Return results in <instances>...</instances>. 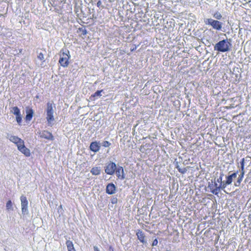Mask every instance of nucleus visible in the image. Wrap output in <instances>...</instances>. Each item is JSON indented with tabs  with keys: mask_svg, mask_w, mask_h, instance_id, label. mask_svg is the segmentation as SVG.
<instances>
[{
	"mask_svg": "<svg viewBox=\"0 0 251 251\" xmlns=\"http://www.w3.org/2000/svg\"><path fill=\"white\" fill-rule=\"evenodd\" d=\"M237 174L238 171L226 176V180L229 183V184H231L233 179L237 177Z\"/></svg>",
	"mask_w": 251,
	"mask_h": 251,
	"instance_id": "14",
	"label": "nucleus"
},
{
	"mask_svg": "<svg viewBox=\"0 0 251 251\" xmlns=\"http://www.w3.org/2000/svg\"><path fill=\"white\" fill-rule=\"evenodd\" d=\"M71 57L69 51L67 50V52H62V54H60V57L59 60V63L60 65L64 67H67L69 64V60Z\"/></svg>",
	"mask_w": 251,
	"mask_h": 251,
	"instance_id": "4",
	"label": "nucleus"
},
{
	"mask_svg": "<svg viewBox=\"0 0 251 251\" xmlns=\"http://www.w3.org/2000/svg\"><path fill=\"white\" fill-rule=\"evenodd\" d=\"M246 161H247V159L243 158L240 162L241 171H244V164Z\"/></svg>",
	"mask_w": 251,
	"mask_h": 251,
	"instance_id": "27",
	"label": "nucleus"
},
{
	"mask_svg": "<svg viewBox=\"0 0 251 251\" xmlns=\"http://www.w3.org/2000/svg\"><path fill=\"white\" fill-rule=\"evenodd\" d=\"M16 145H17V148H18V150L19 149H20V148L21 147H22L23 146H25V144H24V140H23L22 139H21V140H20L19 141H18L16 144Z\"/></svg>",
	"mask_w": 251,
	"mask_h": 251,
	"instance_id": "25",
	"label": "nucleus"
},
{
	"mask_svg": "<svg viewBox=\"0 0 251 251\" xmlns=\"http://www.w3.org/2000/svg\"><path fill=\"white\" fill-rule=\"evenodd\" d=\"M11 112L16 116L21 114L20 110L17 106L13 107Z\"/></svg>",
	"mask_w": 251,
	"mask_h": 251,
	"instance_id": "23",
	"label": "nucleus"
},
{
	"mask_svg": "<svg viewBox=\"0 0 251 251\" xmlns=\"http://www.w3.org/2000/svg\"><path fill=\"white\" fill-rule=\"evenodd\" d=\"M245 172L244 171H241V174L239 176L238 179L237 181L234 183V185L236 186H239L241 181L243 180Z\"/></svg>",
	"mask_w": 251,
	"mask_h": 251,
	"instance_id": "16",
	"label": "nucleus"
},
{
	"mask_svg": "<svg viewBox=\"0 0 251 251\" xmlns=\"http://www.w3.org/2000/svg\"><path fill=\"white\" fill-rule=\"evenodd\" d=\"M228 185H229V184L226 180L223 181L222 183L219 185L220 191L225 189Z\"/></svg>",
	"mask_w": 251,
	"mask_h": 251,
	"instance_id": "21",
	"label": "nucleus"
},
{
	"mask_svg": "<svg viewBox=\"0 0 251 251\" xmlns=\"http://www.w3.org/2000/svg\"><path fill=\"white\" fill-rule=\"evenodd\" d=\"M103 91V90L97 91L94 94L92 95L90 97V99L92 100H95V98H98L101 96V93Z\"/></svg>",
	"mask_w": 251,
	"mask_h": 251,
	"instance_id": "18",
	"label": "nucleus"
},
{
	"mask_svg": "<svg viewBox=\"0 0 251 251\" xmlns=\"http://www.w3.org/2000/svg\"><path fill=\"white\" fill-rule=\"evenodd\" d=\"M26 115L25 117L26 121H30L33 117L34 111L31 108H27L26 110Z\"/></svg>",
	"mask_w": 251,
	"mask_h": 251,
	"instance_id": "13",
	"label": "nucleus"
},
{
	"mask_svg": "<svg viewBox=\"0 0 251 251\" xmlns=\"http://www.w3.org/2000/svg\"><path fill=\"white\" fill-rule=\"evenodd\" d=\"M40 137L48 140H53V136L52 134L47 131L44 130L40 133Z\"/></svg>",
	"mask_w": 251,
	"mask_h": 251,
	"instance_id": "11",
	"label": "nucleus"
},
{
	"mask_svg": "<svg viewBox=\"0 0 251 251\" xmlns=\"http://www.w3.org/2000/svg\"><path fill=\"white\" fill-rule=\"evenodd\" d=\"M116 164L113 162H109L106 164L104 167V171L106 174L109 175H113L116 169Z\"/></svg>",
	"mask_w": 251,
	"mask_h": 251,
	"instance_id": "6",
	"label": "nucleus"
},
{
	"mask_svg": "<svg viewBox=\"0 0 251 251\" xmlns=\"http://www.w3.org/2000/svg\"><path fill=\"white\" fill-rule=\"evenodd\" d=\"M8 137L9 139V140L14 143V144H16L18 141L21 140V138H19L17 136H14V135H8Z\"/></svg>",
	"mask_w": 251,
	"mask_h": 251,
	"instance_id": "19",
	"label": "nucleus"
},
{
	"mask_svg": "<svg viewBox=\"0 0 251 251\" xmlns=\"http://www.w3.org/2000/svg\"><path fill=\"white\" fill-rule=\"evenodd\" d=\"M21 201L22 213L23 215H27L28 214V201L27 198L24 195H22L20 197Z\"/></svg>",
	"mask_w": 251,
	"mask_h": 251,
	"instance_id": "5",
	"label": "nucleus"
},
{
	"mask_svg": "<svg viewBox=\"0 0 251 251\" xmlns=\"http://www.w3.org/2000/svg\"><path fill=\"white\" fill-rule=\"evenodd\" d=\"M68 251H75L73 242L70 240H67L66 242Z\"/></svg>",
	"mask_w": 251,
	"mask_h": 251,
	"instance_id": "17",
	"label": "nucleus"
},
{
	"mask_svg": "<svg viewBox=\"0 0 251 251\" xmlns=\"http://www.w3.org/2000/svg\"><path fill=\"white\" fill-rule=\"evenodd\" d=\"M157 244H158V241L157 240V239H155L153 240V242H152V246H157Z\"/></svg>",
	"mask_w": 251,
	"mask_h": 251,
	"instance_id": "32",
	"label": "nucleus"
},
{
	"mask_svg": "<svg viewBox=\"0 0 251 251\" xmlns=\"http://www.w3.org/2000/svg\"><path fill=\"white\" fill-rule=\"evenodd\" d=\"M55 107L53 105V104L51 102H48L47 104L46 113L47 117L46 119L49 126H52L53 122L54 121L53 116L54 109Z\"/></svg>",
	"mask_w": 251,
	"mask_h": 251,
	"instance_id": "2",
	"label": "nucleus"
},
{
	"mask_svg": "<svg viewBox=\"0 0 251 251\" xmlns=\"http://www.w3.org/2000/svg\"><path fill=\"white\" fill-rule=\"evenodd\" d=\"M116 176L118 178L121 180H123L126 178V175L124 173V169L121 166H118L117 168L116 167V169L115 170Z\"/></svg>",
	"mask_w": 251,
	"mask_h": 251,
	"instance_id": "8",
	"label": "nucleus"
},
{
	"mask_svg": "<svg viewBox=\"0 0 251 251\" xmlns=\"http://www.w3.org/2000/svg\"><path fill=\"white\" fill-rule=\"evenodd\" d=\"M212 16L214 18L218 20H221L222 18V14L218 11L215 12Z\"/></svg>",
	"mask_w": 251,
	"mask_h": 251,
	"instance_id": "24",
	"label": "nucleus"
},
{
	"mask_svg": "<svg viewBox=\"0 0 251 251\" xmlns=\"http://www.w3.org/2000/svg\"><path fill=\"white\" fill-rule=\"evenodd\" d=\"M16 121L19 124H20L22 122L21 114L16 116Z\"/></svg>",
	"mask_w": 251,
	"mask_h": 251,
	"instance_id": "31",
	"label": "nucleus"
},
{
	"mask_svg": "<svg viewBox=\"0 0 251 251\" xmlns=\"http://www.w3.org/2000/svg\"><path fill=\"white\" fill-rule=\"evenodd\" d=\"M90 172L93 175H99L100 173V167H95L92 168Z\"/></svg>",
	"mask_w": 251,
	"mask_h": 251,
	"instance_id": "20",
	"label": "nucleus"
},
{
	"mask_svg": "<svg viewBox=\"0 0 251 251\" xmlns=\"http://www.w3.org/2000/svg\"><path fill=\"white\" fill-rule=\"evenodd\" d=\"M117 202V199L116 198H113L111 200V202L113 204L116 203Z\"/></svg>",
	"mask_w": 251,
	"mask_h": 251,
	"instance_id": "33",
	"label": "nucleus"
},
{
	"mask_svg": "<svg viewBox=\"0 0 251 251\" xmlns=\"http://www.w3.org/2000/svg\"><path fill=\"white\" fill-rule=\"evenodd\" d=\"M136 235L137 236L138 239L139 240L141 243L143 244L147 243V241L145 240V236L142 231L138 230L136 232Z\"/></svg>",
	"mask_w": 251,
	"mask_h": 251,
	"instance_id": "12",
	"label": "nucleus"
},
{
	"mask_svg": "<svg viewBox=\"0 0 251 251\" xmlns=\"http://www.w3.org/2000/svg\"><path fill=\"white\" fill-rule=\"evenodd\" d=\"M6 209L8 211L13 210V207L12 206V203L11 201L9 200L7 201L6 204Z\"/></svg>",
	"mask_w": 251,
	"mask_h": 251,
	"instance_id": "22",
	"label": "nucleus"
},
{
	"mask_svg": "<svg viewBox=\"0 0 251 251\" xmlns=\"http://www.w3.org/2000/svg\"><path fill=\"white\" fill-rule=\"evenodd\" d=\"M203 21L206 25L211 26L214 29L216 30L222 29L223 24L218 20H214L212 18H206L204 19Z\"/></svg>",
	"mask_w": 251,
	"mask_h": 251,
	"instance_id": "3",
	"label": "nucleus"
},
{
	"mask_svg": "<svg viewBox=\"0 0 251 251\" xmlns=\"http://www.w3.org/2000/svg\"><path fill=\"white\" fill-rule=\"evenodd\" d=\"M208 188L210 189V192L215 195H217L220 192L219 186H218L217 183L216 182V180H215L214 181L212 180L209 181Z\"/></svg>",
	"mask_w": 251,
	"mask_h": 251,
	"instance_id": "7",
	"label": "nucleus"
},
{
	"mask_svg": "<svg viewBox=\"0 0 251 251\" xmlns=\"http://www.w3.org/2000/svg\"><path fill=\"white\" fill-rule=\"evenodd\" d=\"M176 168H177V170H178V169H179V168H180L179 167V166L178 164V162H176Z\"/></svg>",
	"mask_w": 251,
	"mask_h": 251,
	"instance_id": "37",
	"label": "nucleus"
},
{
	"mask_svg": "<svg viewBox=\"0 0 251 251\" xmlns=\"http://www.w3.org/2000/svg\"><path fill=\"white\" fill-rule=\"evenodd\" d=\"M224 174L223 173H220V176L219 178H217V179L216 180V182L217 183H220V184H221L222 183V182H223V177L224 176Z\"/></svg>",
	"mask_w": 251,
	"mask_h": 251,
	"instance_id": "26",
	"label": "nucleus"
},
{
	"mask_svg": "<svg viewBox=\"0 0 251 251\" xmlns=\"http://www.w3.org/2000/svg\"><path fill=\"white\" fill-rule=\"evenodd\" d=\"M101 145L103 147L106 148L110 146L111 144L107 141H104L102 142Z\"/></svg>",
	"mask_w": 251,
	"mask_h": 251,
	"instance_id": "28",
	"label": "nucleus"
},
{
	"mask_svg": "<svg viewBox=\"0 0 251 251\" xmlns=\"http://www.w3.org/2000/svg\"><path fill=\"white\" fill-rule=\"evenodd\" d=\"M231 46V39H224L216 43L214 49L219 52H225L229 51Z\"/></svg>",
	"mask_w": 251,
	"mask_h": 251,
	"instance_id": "1",
	"label": "nucleus"
},
{
	"mask_svg": "<svg viewBox=\"0 0 251 251\" xmlns=\"http://www.w3.org/2000/svg\"><path fill=\"white\" fill-rule=\"evenodd\" d=\"M22 153H23L25 156L28 157L30 155V150L25 147V146H23L19 150Z\"/></svg>",
	"mask_w": 251,
	"mask_h": 251,
	"instance_id": "15",
	"label": "nucleus"
},
{
	"mask_svg": "<svg viewBox=\"0 0 251 251\" xmlns=\"http://www.w3.org/2000/svg\"><path fill=\"white\" fill-rule=\"evenodd\" d=\"M90 149L91 151L97 152L99 151L100 146L99 142H92L90 145Z\"/></svg>",
	"mask_w": 251,
	"mask_h": 251,
	"instance_id": "10",
	"label": "nucleus"
},
{
	"mask_svg": "<svg viewBox=\"0 0 251 251\" xmlns=\"http://www.w3.org/2000/svg\"><path fill=\"white\" fill-rule=\"evenodd\" d=\"M243 0V1H246V3L244 4V5H245V4H247V1H248V0Z\"/></svg>",
	"mask_w": 251,
	"mask_h": 251,
	"instance_id": "38",
	"label": "nucleus"
},
{
	"mask_svg": "<svg viewBox=\"0 0 251 251\" xmlns=\"http://www.w3.org/2000/svg\"><path fill=\"white\" fill-rule=\"evenodd\" d=\"M116 190V186L113 183H108L106 187V192L109 195H112L115 193Z\"/></svg>",
	"mask_w": 251,
	"mask_h": 251,
	"instance_id": "9",
	"label": "nucleus"
},
{
	"mask_svg": "<svg viewBox=\"0 0 251 251\" xmlns=\"http://www.w3.org/2000/svg\"><path fill=\"white\" fill-rule=\"evenodd\" d=\"M94 251H100V249L97 246H94Z\"/></svg>",
	"mask_w": 251,
	"mask_h": 251,
	"instance_id": "35",
	"label": "nucleus"
},
{
	"mask_svg": "<svg viewBox=\"0 0 251 251\" xmlns=\"http://www.w3.org/2000/svg\"><path fill=\"white\" fill-rule=\"evenodd\" d=\"M82 33L83 35H86L87 33V30L85 29H83L82 30Z\"/></svg>",
	"mask_w": 251,
	"mask_h": 251,
	"instance_id": "34",
	"label": "nucleus"
},
{
	"mask_svg": "<svg viewBox=\"0 0 251 251\" xmlns=\"http://www.w3.org/2000/svg\"><path fill=\"white\" fill-rule=\"evenodd\" d=\"M187 171V169L186 168L178 169V172L182 174H184Z\"/></svg>",
	"mask_w": 251,
	"mask_h": 251,
	"instance_id": "30",
	"label": "nucleus"
},
{
	"mask_svg": "<svg viewBox=\"0 0 251 251\" xmlns=\"http://www.w3.org/2000/svg\"><path fill=\"white\" fill-rule=\"evenodd\" d=\"M101 2L100 0L98 1L97 3V6L100 7L101 5Z\"/></svg>",
	"mask_w": 251,
	"mask_h": 251,
	"instance_id": "36",
	"label": "nucleus"
},
{
	"mask_svg": "<svg viewBox=\"0 0 251 251\" xmlns=\"http://www.w3.org/2000/svg\"><path fill=\"white\" fill-rule=\"evenodd\" d=\"M38 58L39 59H40V60L41 61H43V62L45 61V59H44V55L43 54V53L42 52H40L38 55V56H37Z\"/></svg>",
	"mask_w": 251,
	"mask_h": 251,
	"instance_id": "29",
	"label": "nucleus"
}]
</instances>
